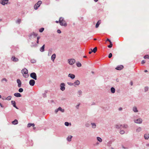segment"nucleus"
Instances as JSON below:
<instances>
[{"label":"nucleus","mask_w":149,"mask_h":149,"mask_svg":"<svg viewBox=\"0 0 149 149\" xmlns=\"http://www.w3.org/2000/svg\"><path fill=\"white\" fill-rule=\"evenodd\" d=\"M127 125H126V126L125 125V126H124V127L126 128L127 127Z\"/></svg>","instance_id":"338daca9"},{"label":"nucleus","mask_w":149,"mask_h":149,"mask_svg":"<svg viewBox=\"0 0 149 149\" xmlns=\"http://www.w3.org/2000/svg\"><path fill=\"white\" fill-rule=\"evenodd\" d=\"M111 92L112 93H114L115 92V89L113 87H112L111 89Z\"/></svg>","instance_id":"393cba45"},{"label":"nucleus","mask_w":149,"mask_h":149,"mask_svg":"<svg viewBox=\"0 0 149 149\" xmlns=\"http://www.w3.org/2000/svg\"><path fill=\"white\" fill-rule=\"evenodd\" d=\"M31 62L32 63H36V61L35 60H31Z\"/></svg>","instance_id":"c03bdc74"},{"label":"nucleus","mask_w":149,"mask_h":149,"mask_svg":"<svg viewBox=\"0 0 149 149\" xmlns=\"http://www.w3.org/2000/svg\"><path fill=\"white\" fill-rule=\"evenodd\" d=\"M44 97H45L46 96V94H44Z\"/></svg>","instance_id":"bf43d9fd"},{"label":"nucleus","mask_w":149,"mask_h":149,"mask_svg":"<svg viewBox=\"0 0 149 149\" xmlns=\"http://www.w3.org/2000/svg\"><path fill=\"white\" fill-rule=\"evenodd\" d=\"M14 95L17 97H21V95L20 93H14Z\"/></svg>","instance_id":"dca6fc26"},{"label":"nucleus","mask_w":149,"mask_h":149,"mask_svg":"<svg viewBox=\"0 0 149 149\" xmlns=\"http://www.w3.org/2000/svg\"><path fill=\"white\" fill-rule=\"evenodd\" d=\"M148 72V71H147V70H145L144 71V72Z\"/></svg>","instance_id":"e2e57ef3"},{"label":"nucleus","mask_w":149,"mask_h":149,"mask_svg":"<svg viewBox=\"0 0 149 149\" xmlns=\"http://www.w3.org/2000/svg\"><path fill=\"white\" fill-rule=\"evenodd\" d=\"M147 146H149V144H147L146 145Z\"/></svg>","instance_id":"69168bd1"},{"label":"nucleus","mask_w":149,"mask_h":149,"mask_svg":"<svg viewBox=\"0 0 149 149\" xmlns=\"http://www.w3.org/2000/svg\"><path fill=\"white\" fill-rule=\"evenodd\" d=\"M130 84H131V85H132V84H133V83H132V81H131L130 82Z\"/></svg>","instance_id":"864d4df0"},{"label":"nucleus","mask_w":149,"mask_h":149,"mask_svg":"<svg viewBox=\"0 0 149 149\" xmlns=\"http://www.w3.org/2000/svg\"><path fill=\"white\" fill-rule=\"evenodd\" d=\"M55 22L56 23H58L59 22V21H55Z\"/></svg>","instance_id":"13d9d810"},{"label":"nucleus","mask_w":149,"mask_h":149,"mask_svg":"<svg viewBox=\"0 0 149 149\" xmlns=\"http://www.w3.org/2000/svg\"><path fill=\"white\" fill-rule=\"evenodd\" d=\"M145 63V61L144 60H143L142 61H141V64H144Z\"/></svg>","instance_id":"49530a36"},{"label":"nucleus","mask_w":149,"mask_h":149,"mask_svg":"<svg viewBox=\"0 0 149 149\" xmlns=\"http://www.w3.org/2000/svg\"><path fill=\"white\" fill-rule=\"evenodd\" d=\"M123 68V66L122 65H120L117 67L115 68L116 69L118 70H120Z\"/></svg>","instance_id":"ddd939ff"},{"label":"nucleus","mask_w":149,"mask_h":149,"mask_svg":"<svg viewBox=\"0 0 149 149\" xmlns=\"http://www.w3.org/2000/svg\"><path fill=\"white\" fill-rule=\"evenodd\" d=\"M113 45L112 44V42H110V45L108 46V47L109 48H111L112 46Z\"/></svg>","instance_id":"72a5a7b5"},{"label":"nucleus","mask_w":149,"mask_h":149,"mask_svg":"<svg viewBox=\"0 0 149 149\" xmlns=\"http://www.w3.org/2000/svg\"><path fill=\"white\" fill-rule=\"evenodd\" d=\"M0 106L1 107H3V106L2 105V104L1 103H0Z\"/></svg>","instance_id":"4d7b16f0"},{"label":"nucleus","mask_w":149,"mask_h":149,"mask_svg":"<svg viewBox=\"0 0 149 149\" xmlns=\"http://www.w3.org/2000/svg\"><path fill=\"white\" fill-rule=\"evenodd\" d=\"M17 82L18 83V86L19 87H20L21 86L22 82L19 79H17Z\"/></svg>","instance_id":"f8f14e48"},{"label":"nucleus","mask_w":149,"mask_h":149,"mask_svg":"<svg viewBox=\"0 0 149 149\" xmlns=\"http://www.w3.org/2000/svg\"><path fill=\"white\" fill-rule=\"evenodd\" d=\"M56 55L55 54H53L51 58L54 61L56 58Z\"/></svg>","instance_id":"5701e85b"},{"label":"nucleus","mask_w":149,"mask_h":149,"mask_svg":"<svg viewBox=\"0 0 149 149\" xmlns=\"http://www.w3.org/2000/svg\"><path fill=\"white\" fill-rule=\"evenodd\" d=\"M72 137V136H68L67 138V140L68 141H71V139Z\"/></svg>","instance_id":"b1692460"},{"label":"nucleus","mask_w":149,"mask_h":149,"mask_svg":"<svg viewBox=\"0 0 149 149\" xmlns=\"http://www.w3.org/2000/svg\"><path fill=\"white\" fill-rule=\"evenodd\" d=\"M45 45H44L42 46L40 49V51L41 52H43L44 51Z\"/></svg>","instance_id":"4be33fe9"},{"label":"nucleus","mask_w":149,"mask_h":149,"mask_svg":"<svg viewBox=\"0 0 149 149\" xmlns=\"http://www.w3.org/2000/svg\"><path fill=\"white\" fill-rule=\"evenodd\" d=\"M144 137L146 139H148L149 138V134H145L144 136Z\"/></svg>","instance_id":"412c9836"},{"label":"nucleus","mask_w":149,"mask_h":149,"mask_svg":"<svg viewBox=\"0 0 149 149\" xmlns=\"http://www.w3.org/2000/svg\"><path fill=\"white\" fill-rule=\"evenodd\" d=\"M149 57V56L148 55H147L145 56H144L143 58L145 59H146V58H148Z\"/></svg>","instance_id":"4c0bfd02"},{"label":"nucleus","mask_w":149,"mask_h":149,"mask_svg":"<svg viewBox=\"0 0 149 149\" xmlns=\"http://www.w3.org/2000/svg\"><path fill=\"white\" fill-rule=\"evenodd\" d=\"M21 20L20 19H18L16 21V22L17 23H18L19 24L21 22Z\"/></svg>","instance_id":"e433bc0d"},{"label":"nucleus","mask_w":149,"mask_h":149,"mask_svg":"<svg viewBox=\"0 0 149 149\" xmlns=\"http://www.w3.org/2000/svg\"><path fill=\"white\" fill-rule=\"evenodd\" d=\"M101 21L100 20H99L97 22L95 25V27L96 28H97L98 27L99 25L101 23Z\"/></svg>","instance_id":"f3484780"},{"label":"nucleus","mask_w":149,"mask_h":149,"mask_svg":"<svg viewBox=\"0 0 149 149\" xmlns=\"http://www.w3.org/2000/svg\"><path fill=\"white\" fill-rule=\"evenodd\" d=\"M33 129L34 130H35V129H36V127H33Z\"/></svg>","instance_id":"774afa93"},{"label":"nucleus","mask_w":149,"mask_h":149,"mask_svg":"<svg viewBox=\"0 0 149 149\" xmlns=\"http://www.w3.org/2000/svg\"><path fill=\"white\" fill-rule=\"evenodd\" d=\"M107 41H109L110 42H111V40L109 39L108 38L107 39Z\"/></svg>","instance_id":"3c124183"},{"label":"nucleus","mask_w":149,"mask_h":149,"mask_svg":"<svg viewBox=\"0 0 149 149\" xmlns=\"http://www.w3.org/2000/svg\"><path fill=\"white\" fill-rule=\"evenodd\" d=\"M2 81H7V80L5 78H3L2 80Z\"/></svg>","instance_id":"de8ad7c7"},{"label":"nucleus","mask_w":149,"mask_h":149,"mask_svg":"<svg viewBox=\"0 0 149 149\" xmlns=\"http://www.w3.org/2000/svg\"><path fill=\"white\" fill-rule=\"evenodd\" d=\"M44 29L43 28H42L39 29V31L40 32H42L44 30Z\"/></svg>","instance_id":"f704fd0d"},{"label":"nucleus","mask_w":149,"mask_h":149,"mask_svg":"<svg viewBox=\"0 0 149 149\" xmlns=\"http://www.w3.org/2000/svg\"><path fill=\"white\" fill-rule=\"evenodd\" d=\"M11 96H8V97L6 99V100H10L11 99Z\"/></svg>","instance_id":"2f4dec72"},{"label":"nucleus","mask_w":149,"mask_h":149,"mask_svg":"<svg viewBox=\"0 0 149 149\" xmlns=\"http://www.w3.org/2000/svg\"><path fill=\"white\" fill-rule=\"evenodd\" d=\"M112 56V54L111 53H110L108 57L109 58H111Z\"/></svg>","instance_id":"58836bf2"},{"label":"nucleus","mask_w":149,"mask_h":149,"mask_svg":"<svg viewBox=\"0 0 149 149\" xmlns=\"http://www.w3.org/2000/svg\"><path fill=\"white\" fill-rule=\"evenodd\" d=\"M84 57L85 58H87V56H84Z\"/></svg>","instance_id":"680f3d73"},{"label":"nucleus","mask_w":149,"mask_h":149,"mask_svg":"<svg viewBox=\"0 0 149 149\" xmlns=\"http://www.w3.org/2000/svg\"><path fill=\"white\" fill-rule=\"evenodd\" d=\"M142 120L141 118L135 120L134 122L137 123H142Z\"/></svg>","instance_id":"9b49d317"},{"label":"nucleus","mask_w":149,"mask_h":149,"mask_svg":"<svg viewBox=\"0 0 149 149\" xmlns=\"http://www.w3.org/2000/svg\"><path fill=\"white\" fill-rule=\"evenodd\" d=\"M97 140H98V141L100 142H101L102 141V139L100 137H97Z\"/></svg>","instance_id":"bb28decb"},{"label":"nucleus","mask_w":149,"mask_h":149,"mask_svg":"<svg viewBox=\"0 0 149 149\" xmlns=\"http://www.w3.org/2000/svg\"><path fill=\"white\" fill-rule=\"evenodd\" d=\"M141 128L140 127H139L136 130V132H139L141 131Z\"/></svg>","instance_id":"c756f323"},{"label":"nucleus","mask_w":149,"mask_h":149,"mask_svg":"<svg viewBox=\"0 0 149 149\" xmlns=\"http://www.w3.org/2000/svg\"><path fill=\"white\" fill-rule=\"evenodd\" d=\"M42 3V1H38V2L34 6V8L35 10H37L38 9V7H39L40 5Z\"/></svg>","instance_id":"7ed1b4c3"},{"label":"nucleus","mask_w":149,"mask_h":149,"mask_svg":"<svg viewBox=\"0 0 149 149\" xmlns=\"http://www.w3.org/2000/svg\"><path fill=\"white\" fill-rule=\"evenodd\" d=\"M35 124L34 123H28L27 125V126L28 127H30L31 126L34 127Z\"/></svg>","instance_id":"6ab92c4d"},{"label":"nucleus","mask_w":149,"mask_h":149,"mask_svg":"<svg viewBox=\"0 0 149 149\" xmlns=\"http://www.w3.org/2000/svg\"><path fill=\"white\" fill-rule=\"evenodd\" d=\"M116 127L117 128H119V127H118V125H117V126H116Z\"/></svg>","instance_id":"052dcab7"},{"label":"nucleus","mask_w":149,"mask_h":149,"mask_svg":"<svg viewBox=\"0 0 149 149\" xmlns=\"http://www.w3.org/2000/svg\"><path fill=\"white\" fill-rule=\"evenodd\" d=\"M125 133V132L123 130H120V133L121 134H123Z\"/></svg>","instance_id":"ea45409f"},{"label":"nucleus","mask_w":149,"mask_h":149,"mask_svg":"<svg viewBox=\"0 0 149 149\" xmlns=\"http://www.w3.org/2000/svg\"><path fill=\"white\" fill-rule=\"evenodd\" d=\"M18 91L19 92L21 93L23 91V88H20L19 89Z\"/></svg>","instance_id":"c9c22d12"},{"label":"nucleus","mask_w":149,"mask_h":149,"mask_svg":"<svg viewBox=\"0 0 149 149\" xmlns=\"http://www.w3.org/2000/svg\"><path fill=\"white\" fill-rule=\"evenodd\" d=\"M59 23L61 26H64L65 27L67 25V23L64 20V18L62 17L60 18L59 20Z\"/></svg>","instance_id":"f257e3e1"},{"label":"nucleus","mask_w":149,"mask_h":149,"mask_svg":"<svg viewBox=\"0 0 149 149\" xmlns=\"http://www.w3.org/2000/svg\"><path fill=\"white\" fill-rule=\"evenodd\" d=\"M97 50V48L96 47H95L93 49V50H92L93 52L94 53H95Z\"/></svg>","instance_id":"a878e982"},{"label":"nucleus","mask_w":149,"mask_h":149,"mask_svg":"<svg viewBox=\"0 0 149 149\" xmlns=\"http://www.w3.org/2000/svg\"><path fill=\"white\" fill-rule=\"evenodd\" d=\"M91 124L92 125V127L93 128H95V127H96V125L95 123H92Z\"/></svg>","instance_id":"473e14b6"},{"label":"nucleus","mask_w":149,"mask_h":149,"mask_svg":"<svg viewBox=\"0 0 149 149\" xmlns=\"http://www.w3.org/2000/svg\"><path fill=\"white\" fill-rule=\"evenodd\" d=\"M93 52L92 49H91V51L89 52V54H91Z\"/></svg>","instance_id":"09e8293b"},{"label":"nucleus","mask_w":149,"mask_h":149,"mask_svg":"<svg viewBox=\"0 0 149 149\" xmlns=\"http://www.w3.org/2000/svg\"><path fill=\"white\" fill-rule=\"evenodd\" d=\"M40 36H38L37 38V40H39L40 39Z\"/></svg>","instance_id":"603ef678"},{"label":"nucleus","mask_w":149,"mask_h":149,"mask_svg":"<svg viewBox=\"0 0 149 149\" xmlns=\"http://www.w3.org/2000/svg\"><path fill=\"white\" fill-rule=\"evenodd\" d=\"M32 35L35 36V37H36L38 36V34L35 33L34 32H33L30 35V36H31Z\"/></svg>","instance_id":"c85d7f7f"},{"label":"nucleus","mask_w":149,"mask_h":149,"mask_svg":"<svg viewBox=\"0 0 149 149\" xmlns=\"http://www.w3.org/2000/svg\"><path fill=\"white\" fill-rule=\"evenodd\" d=\"M11 102L12 104L13 105V106L16 108V109H18L17 108L16 106V103L14 101L12 100Z\"/></svg>","instance_id":"a211bd4d"},{"label":"nucleus","mask_w":149,"mask_h":149,"mask_svg":"<svg viewBox=\"0 0 149 149\" xmlns=\"http://www.w3.org/2000/svg\"><path fill=\"white\" fill-rule=\"evenodd\" d=\"M30 77L33 79L36 80L37 79V75L35 72H32L30 74Z\"/></svg>","instance_id":"20e7f679"},{"label":"nucleus","mask_w":149,"mask_h":149,"mask_svg":"<svg viewBox=\"0 0 149 149\" xmlns=\"http://www.w3.org/2000/svg\"><path fill=\"white\" fill-rule=\"evenodd\" d=\"M8 0H3L0 1V3L3 5L7 4Z\"/></svg>","instance_id":"6e6552de"},{"label":"nucleus","mask_w":149,"mask_h":149,"mask_svg":"<svg viewBox=\"0 0 149 149\" xmlns=\"http://www.w3.org/2000/svg\"><path fill=\"white\" fill-rule=\"evenodd\" d=\"M35 81L33 79H31L30 80L29 84L31 86H33L35 84Z\"/></svg>","instance_id":"1a4fd4ad"},{"label":"nucleus","mask_w":149,"mask_h":149,"mask_svg":"<svg viewBox=\"0 0 149 149\" xmlns=\"http://www.w3.org/2000/svg\"><path fill=\"white\" fill-rule=\"evenodd\" d=\"M69 123L68 122H65V125L66 126H68L69 125Z\"/></svg>","instance_id":"37998d69"},{"label":"nucleus","mask_w":149,"mask_h":149,"mask_svg":"<svg viewBox=\"0 0 149 149\" xmlns=\"http://www.w3.org/2000/svg\"><path fill=\"white\" fill-rule=\"evenodd\" d=\"M94 0L95 2H97V1H98V0Z\"/></svg>","instance_id":"0e129e2a"},{"label":"nucleus","mask_w":149,"mask_h":149,"mask_svg":"<svg viewBox=\"0 0 149 149\" xmlns=\"http://www.w3.org/2000/svg\"><path fill=\"white\" fill-rule=\"evenodd\" d=\"M11 60L15 62H16L19 61V59L16 58L14 56H13L12 57Z\"/></svg>","instance_id":"9d476101"},{"label":"nucleus","mask_w":149,"mask_h":149,"mask_svg":"<svg viewBox=\"0 0 149 149\" xmlns=\"http://www.w3.org/2000/svg\"><path fill=\"white\" fill-rule=\"evenodd\" d=\"M68 76L72 79H74L75 77V75L72 74H69Z\"/></svg>","instance_id":"4468645a"},{"label":"nucleus","mask_w":149,"mask_h":149,"mask_svg":"<svg viewBox=\"0 0 149 149\" xmlns=\"http://www.w3.org/2000/svg\"><path fill=\"white\" fill-rule=\"evenodd\" d=\"M58 111H60L62 112H63L64 111V109H63L61 107H59L58 109H57L55 110V112L57 113Z\"/></svg>","instance_id":"423d86ee"},{"label":"nucleus","mask_w":149,"mask_h":149,"mask_svg":"<svg viewBox=\"0 0 149 149\" xmlns=\"http://www.w3.org/2000/svg\"><path fill=\"white\" fill-rule=\"evenodd\" d=\"M65 84L64 83H62L60 85V89L62 91H63L65 89Z\"/></svg>","instance_id":"0eeeda50"},{"label":"nucleus","mask_w":149,"mask_h":149,"mask_svg":"<svg viewBox=\"0 0 149 149\" xmlns=\"http://www.w3.org/2000/svg\"><path fill=\"white\" fill-rule=\"evenodd\" d=\"M77 65L78 67H80L81 66V64L80 63L78 62L77 63Z\"/></svg>","instance_id":"7c9ffc66"},{"label":"nucleus","mask_w":149,"mask_h":149,"mask_svg":"<svg viewBox=\"0 0 149 149\" xmlns=\"http://www.w3.org/2000/svg\"><path fill=\"white\" fill-rule=\"evenodd\" d=\"M68 84L69 85H70V86L73 85H74V84L73 83H71V82H68Z\"/></svg>","instance_id":"a19ab883"},{"label":"nucleus","mask_w":149,"mask_h":149,"mask_svg":"<svg viewBox=\"0 0 149 149\" xmlns=\"http://www.w3.org/2000/svg\"><path fill=\"white\" fill-rule=\"evenodd\" d=\"M148 87H145V91L146 92L147 91H148Z\"/></svg>","instance_id":"79ce46f5"},{"label":"nucleus","mask_w":149,"mask_h":149,"mask_svg":"<svg viewBox=\"0 0 149 149\" xmlns=\"http://www.w3.org/2000/svg\"><path fill=\"white\" fill-rule=\"evenodd\" d=\"M36 42H37V44H38L39 43V40H37V41Z\"/></svg>","instance_id":"6e6d98bb"},{"label":"nucleus","mask_w":149,"mask_h":149,"mask_svg":"<svg viewBox=\"0 0 149 149\" xmlns=\"http://www.w3.org/2000/svg\"><path fill=\"white\" fill-rule=\"evenodd\" d=\"M68 62L70 65H72L75 62V60L74 59H70L68 60Z\"/></svg>","instance_id":"39448f33"},{"label":"nucleus","mask_w":149,"mask_h":149,"mask_svg":"<svg viewBox=\"0 0 149 149\" xmlns=\"http://www.w3.org/2000/svg\"><path fill=\"white\" fill-rule=\"evenodd\" d=\"M79 95H80V94H81V90H79Z\"/></svg>","instance_id":"8fccbe9b"},{"label":"nucleus","mask_w":149,"mask_h":149,"mask_svg":"<svg viewBox=\"0 0 149 149\" xmlns=\"http://www.w3.org/2000/svg\"><path fill=\"white\" fill-rule=\"evenodd\" d=\"M133 110L135 112H137L138 110L136 107H134L133 108Z\"/></svg>","instance_id":"cd10ccee"},{"label":"nucleus","mask_w":149,"mask_h":149,"mask_svg":"<svg viewBox=\"0 0 149 149\" xmlns=\"http://www.w3.org/2000/svg\"><path fill=\"white\" fill-rule=\"evenodd\" d=\"M57 33H61V31L60 30L58 29L57 31Z\"/></svg>","instance_id":"a18cd8bd"},{"label":"nucleus","mask_w":149,"mask_h":149,"mask_svg":"<svg viewBox=\"0 0 149 149\" xmlns=\"http://www.w3.org/2000/svg\"><path fill=\"white\" fill-rule=\"evenodd\" d=\"M22 73L23 76L25 77H28L29 75L28 74V71L26 68L23 69L21 71Z\"/></svg>","instance_id":"f03ea898"},{"label":"nucleus","mask_w":149,"mask_h":149,"mask_svg":"<svg viewBox=\"0 0 149 149\" xmlns=\"http://www.w3.org/2000/svg\"><path fill=\"white\" fill-rule=\"evenodd\" d=\"M12 123L14 125H16L18 123V120L15 119L14 121H13L12 122Z\"/></svg>","instance_id":"aec40b11"},{"label":"nucleus","mask_w":149,"mask_h":149,"mask_svg":"<svg viewBox=\"0 0 149 149\" xmlns=\"http://www.w3.org/2000/svg\"><path fill=\"white\" fill-rule=\"evenodd\" d=\"M122 109L121 108H120L119 109V111H121L122 110Z\"/></svg>","instance_id":"5fc2aeb1"},{"label":"nucleus","mask_w":149,"mask_h":149,"mask_svg":"<svg viewBox=\"0 0 149 149\" xmlns=\"http://www.w3.org/2000/svg\"><path fill=\"white\" fill-rule=\"evenodd\" d=\"M73 84H74V86H76V85L78 86L79 84L80 81H79L77 80H76Z\"/></svg>","instance_id":"2eb2a0df"}]
</instances>
